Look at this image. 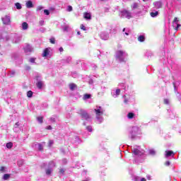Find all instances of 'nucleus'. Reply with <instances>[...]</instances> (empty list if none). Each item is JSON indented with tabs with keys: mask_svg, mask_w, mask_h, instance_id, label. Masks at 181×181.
<instances>
[{
	"mask_svg": "<svg viewBox=\"0 0 181 181\" xmlns=\"http://www.w3.org/2000/svg\"><path fill=\"white\" fill-rule=\"evenodd\" d=\"M68 12H71L73 11V7L71 6H69L67 8Z\"/></svg>",
	"mask_w": 181,
	"mask_h": 181,
	"instance_id": "473e14b6",
	"label": "nucleus"
},
{
	"mask_svg": "<svg viewBox=\"0 0 181 181\" xmlns=\"http://www.w3.org/2000/svg\"><path fill=\"white\" fill-rule=\"evenodd\" d=\"M124 104H128V98H127V96L124 95Z\"/></svg>",
	"mask_w": 181,
	"mask_h": 181,
	"instance_id": "4c0bfd02",
	"label": "nucleus"
},
{
	"mask_svg": "<svg viewBox=\"0 0 181 181\" xmlns=\"http://www.w3.org/2000/svg\"><path fill=\"white\" fill-rule=\"evenodd\" d=\"M47 129H52V126L47 127Z\"/></svg>",
	"mask_w": 181,
	"mask_h": 181,
	"instance_id": "49530a36",
	"label": "nucleus"
},
{
	"mask_svg": "<svg viewBox=\"0 0 181 181\" xmlns=\"http://www.w3.org/2000/svg\"><path fill=\"white\" fill-rule=\"evenodd\" d=\"M119 94H121V90L120 89H117L116 90V95H119Z\"/></svg>",
	"mask_w": 181,
	"mask_h": 181,
	"instance_id": "c9c22d12",
	"label": "nucleus"
},
{
	"mask_svg": "<svg viewBox=\"0 0 181 181\" xmlns=\"http://www.w3.org/2000/svg\"><path fill=\"white\" fill-rule=\"evenodd\" d=\"M77 35H81L80 31H78V32H77Z\"/></svg>",
	"mask_w": 181,
	"mask_h": 181,
	"instance_id": "09e8293b",
	"label": "nucleus"
},
{
	"mask_svg": "<svg viewBox=\"0 0 181 181\" xmlns=\"http://www.w3.org/2000/svg\"><path fill=\"white\" fill-rule=\"evenodd\" d=\"M162 6H163L162 2L160 1L156 2V6H158V8H162Z\"/></svg>",
	"mask_w": 181,
	"mask_h": 181,
	"instance_id": "5701e85b",
	"label": "nucleus"
},
{
	"mask_svg": "<svg viewBox=\"0 0 181 181\" xmlns=\"http://www.w3.org/2000/svg\"><path fill=\"white\" fill-rule=\"evenodd\" d=\"M139 42H145V36L144 35H139L138 37Z\"/></svg>",
	"mask_w": 181,
	"mask_h": 181,
	"instance_id": "dca6fc26",
	"label": "nucleus"
},
{
	"mask_svg": "<svg viewBox=\"0 0 181 181\" xmlns=\"http://www.w3.org/2000/svg\"><path fill=\"white\" fill-rule=\"evenodd\" d=\"M163 103H164V104H165L166 105H168V104H169V99L165 98V99L163 100Z\"/></svg>",
	"mask_w": 181,
	"mask_h": 181,
	"instance_id": "2f4dec72",
	"label": "nucleus"
},
{
	"mask_svg": "<svg viewBox=\"0 0 181 181\" xmlns=\"http://www.w3.org/2000/svg\"><path fill=\"white\" fill-rule=\"evenodd\" d=\"M36 86L37 88L42 89L43 87V82H42V81H40L37 83Z\"/></svg>",
	"mask_w": 181,
	"mask_h": 181,
	"instance_id": "f8f14e48",
	"label": "nucleus"
},
{
	"mask_svg": "<svg viewBox=\"0 0 181 181\" xmlns=\"http://www.w3.org/2000/svg\"><path fill=\"white\" fill-rule=\"evenodd\" d=\"M132 152L134 155H136L138 156H142V155H144V151H140L138 148H134L132 150Z\"/></svg>",
	"mask_w": 181,
	"mask_h": 181,
	"instance_id": "39448f33",
	"label": "nucleus"
},
{
	"mask_svg": "<svg viewBox=\"0 0 181 181\" xmlns=\"http://www.w3.org/2000/svg\"><path fill=\"white\" fill-rule=\"evenodd\" d=\"M168 181H170V180H171L170 177H168Z\"/></svg>",
	"mask_w": 181,
	"mask_h": 181,
	"instance_id": "603ef678",
	"label": "nucleus"
},
{
	"mask_svg": "<svg viewBox=\"0 0 181 181\" xmlns=\"http://www.w3.org/2000/svg\"><path fill=\"white\" fill-rule=\"evenodd\" d=\"M16 73V72L15 71H11V74H12L13 76L15 75Z\"/></svg>",
	"mask_w": 181,
	"mask_h": 181,
	"instance_id": "a18cd8bd",
	"label": "nucleus"
},
{
	"mask_svg": "<svg viewBox=\"0 0 181 181\" xmlns=\"http://www.w3.org/2000/svg\"><path fill=\"white\" fill-rule=\"evenodd\" d=\"M90 98H91V95L90 94L86 93L85 95H83V100H86Z\"/></svg>",
	"mask_w": 181,
	"mask_h": 181,
	"instance_id": "2eb2a0df",
	"label": "nucleus"
},
{
	"mask_svg": "<svg viewBox=\"0 0 181 181\" xmlns=\"http://www.w3.org/2000/svg\"><path fill=\"white\" fill-rule=\"evenodd\" d=\"M30 69V66H28V69Z\"/></svg>",
	"mask_w": 181,
	"mask_h": 181,
	"instance_id": "5fc2aeb1",
	"label": "nucleus"
},
{
	"mask_svg": "<svg viewBox=\"0 0 181 181\" xmlns=\"http://www.w3.org/2000/svg\"><path fill=\"white\" fill-rule=\"evenodd\" d=\"M59 173H62L63 175L64 173V170L60 169L59 170Z\"/></svg>",
	"mask_w": 181,
	"mask_h": 181,
	"instance_id": "c03bdc74",
	"label": "nucleus"
},
{
	"mask_svg": "<svg viewBox=\"0 0 181 181\" xmlns=\"http://www.w3.org/2000/svg\"><path fill=\"white\" fill-rule=\"evenodd\" d=\"M170 165V161H166L165 163V166H169Z\"/></svg>",
	"mask_w": 181,
	"mask_h": 181,
	"instance_id": "37998d69",
	"label": "nucleus"
},
{
	"mask_svg": "<svg viewBox=\"0 0 181 181\" xmlns=\"http://www.w3.org/2000/svg\"><path fill=\"white\" fill-rule=\"evenodd\" d=\"M2 22L4 25H9L11 23V17L9 16H5V17L2 18Z\"/></svg>",
	"mask_w": 181,
	"mask_h": 181,
	"instance_id": "7ed1b4c3",
	"label": "nucleus"
},
{
	"mask_svg": "<svg viewBox=\"0 0 181 181\" xmlns=\"http://www.w3.org/2000/svg\"><path fill=\"white\" fill-rule=\"evenodd\" d=\"M132 8H133V9H136V8H138V4H133V5H132Z\"/></svg>",
	"mask_w": 181,
	"mask_h": 181,
	"instance_id": "c85d7f7f",
	"label": "nucleus"
},
{
	"mask_svg": "<svg viewBox=\"0 0 181 181\" xmlns=\"http://www.w3.org/2000/svg\"><path fill=\"white\" fill-rule=\"evenodd\" d=\"M26 8H33V3L32 2V1H28L26 2Z\"/></svg>",
	"mask_w": 181,
	"mask_h": 181,
	"instance_id": "1a4fd4ad",
	"label": "nucleus"
},
{
	"mask_svg": "<svg viewBox=\"0 0 181 181\" xmlns=\"http://www.w3.org/2000/svg\"><path fill=\"white\" fill-rule=\"evenodd\" d=\"M44 13L45 15H50V12L47 9L44 10Z\"/></svg>",
	"mask_w": 181,
	"mask_h": 181,
	"instance_id": "72a5a7b5",
	"label": "nucleus"
},
{
	"mask_svg": "<svg viewBox=\"0 0 181 181\" xmlns=\"http://www.w3.org/2000/svg\"><path fill=\"white\" fill-rule=\"evenodd\" d=\"M83 18L85 19H91V14H90V13L85 12L83 13Z\"/></svg>",
	"mask_w": 181,
	"mask_h": 181,
	"instance_id": "6e6552de",
	"label": "nucleus"
},
{
	"mask_svg": "<svg viewBox=\"0 0 181 181\" xmlns=\"http://www.w3.org/2000/svg\"><path fill=\"white\" fill-rule=\"evenodd\" d=\"M151 17V18H156L159 15V12L156 11V12H151L150 13Z\"/></svg>",
	"mask_w": 181,
	"mask_h": 181,
	"instance_id": "9b49d317",
	"label": "nucleus"
},
{
	"mask_svg": "<svg viewBox=\"0 0 181 181\" xmlns=\"http://www.w3.org/2000/svg\"><path fill=\"white\" fill-rule=\"evenodd\" d=\"M81 29H82V30H87V29H86V26H84V25H81Z\"/></svg>",
	"mask_w": 181,
	"mask_h": 181,
	"instance_id": "ea45409f",
	"label": "nucleus"
},
{
	"mask_svg": "<svg viewBox=\"0 0 181 181\" xmlns=\"http://www.w3.org/2000/svg\"><path fill=\"white\" fill-rule=\"evenodd\" d=\"M122 32H125V28L123 29Z\"/></svg>",
	"mask_w": 181,
	"mask_h": 181,
	"instance_id": "864d4df0",
	"label": "nucleus"
},
{
	"mask_svg": "<svg viewBox=\"0 0 181 181\" xmlns=\"http://www.w3.org/2000/svg\"><path fill=\"white\" fill-rule=\"evenodd\" d=\"M35 60H36V58H30V63H35Z\"/></svg>",
	"mask_w": 181,
	"mask_h": 181,
	"instance_id": "e433bc0d",
	"label": "nucleus"
},
{
	"mask_svg": "<svg viewBox=\"0 0 181 181\" xmlns=\"http://www.w3.org/2000/svg\"><path fill=\"white\" fill-rule=\"evenodd\" d=\"M0 172H5V167L0 166Z\"/></svg>",
	"mask_w": 181,
	"mask_h": 181,
	"instance_id": "58836bf2",
	"label": "nucleus"
},
{
	"mask_svg": "<svg viewBox=\"0 0 181 181\" xmlns=\"http://www.w3.org/2000/svg\"><path fill=\"white\" fill-rule=\"evenodd\" d=\"M122 16L124 17V18H127V19H131V18H132V16H131V12H129V11L127 10H124L122 12Z\"/></svg>",
	"mask_w": 181,
	"mask_h": 181,
	"instance_id": "20e7f679",
	"label": "nucleus"
},
{
	"mask_svg": "<svg viewBox=\"0 0 181 181\" xmlns=\"http://www.w3.org/2000/svg\"><path fill=\"white\" fill-rule=\"evenodd\" d=\"M29 28V25L26 22H23L22 23V29L23 30H27V29Z\"/></svg>",
	"mask_w": 181,
	"mask_h": 181,
	"instance_id": "0eeeda50",
	"label": "nucleus"
},
{
	"mask_svg": "<svg viewBox=\"0 0 181 181\" xmlns=\"http://www.w3.org/2000/svg\"><path fill=\"white\" fill-rule=\"evenodd\" d=\"M78 115H81V118L83 119H86V121L90 119V115H88V112L87 111L83 110V109H79L78 110Z\"/></svg>",
	"mask_w": 181,
	"mask_h": 181,
	"instance_id": "f257e3e1",
	"label": "nucleus"
},
{
	"mask_svg": "<svg viewBox=\"0 0 181 181\" xmlns=\"http://www.w3.org/2000/svg\"><path fill=\"white\" fill-rule=\"evenodd\" d=\"M175 25H177V26L175 27V30H179V28L181 27V25L179 24L178 23H176Z\"/></svg>",
	"mask_w": 181,
	"mask_h": 181,
	"instance_id": "c756f323",
	"label": "nucleus"
},
{
	"mask_svg": "<svg viewBox=\"0 0 181 181\" xmlns=\"http://www.w3.org/2000/svg\"><path fill=\"white\" fill-rule=\"evenodd\" d=\"M125 35H127V36H128V35H129L128 33H125Z\"/></svg>",
	"mask_w": 181,
	"mask_h": 181,
	"instance_id": "3c124183",
	"label": "nucleus"
},
{
	"mask_svg": "<svg viewBox=\"0 0 181 181\" xmlns=\"http://www.w3.org/2000/svg\"><path fill=\"white\" fill-rule=\"evenodd\" d=\"M52 169H47L46 175H52Z\"/></svg>",
	"mask_w": 181,
	"mask_h": 181,
	"instance_id": "a878e982",
	"label": "nucleus"
},
{
	"mask_svg": "<svg viewBox=\"0 0 181 181\" xmlns=\"http://www.w3.org/2000/svg\"><path fill=\"white\" fill-rule=\"evenodd\" d=\"M42 9H43V7L40 6L37 8L36 11H42Z\"/></svg>",
	"mask_w": 181,
	"mask_h": 181,
	"instance_id": "a19ab883",
	"label": "nucleus"
},
{
	"mask_svg": "<svg viewBox=\"0 0 181 181\" xmlns=\"http://www.w3.org/2000/svg\"><path fill=\"white\" fill-rule=\"evenodd\" d=\"M172 155H173V151H166L165 156L169 157V156H172Z\"/></svg>",
	"mask_w": 181,
	"mask_h": 181,
	"instance_id": "aec40b11",
	"label": "nucleus"
},
{
	"mask_svg": "<svg viewBox=\"0 0 181 181\" xmlns=\"http://www.w3.org/2000/svg\"><path fill=\"white\" fill-rule=\"evenodd\" d=\"M38 149L39 151H43V146L42 144H38Z\"/></svg>",
	"mask_w": 181,
	"mask_h": 181,
	"instance_id": "f704fd0d",
	"label": "nucleus"
},
{
	"mask_svg": "<svg viewBox=\"0 0 181 181\" xmlns=\"http://www.w3.org/2000/svg\"><path fill=\"white\" fill-rule=\"evenodd\" d=\"M49 42L52 43V45H54V43H56V40L52 37L49 39Z\"/></svg>",
	"mask_w": 181,
	"mask_h": 181,
	"instance_id": "bb28decb",
	"label": "nucleus"
},
{
	"mask_svg": "<svg viewBox=\"0 0 181 181\" xmlns=\"http://www.w3.org/2000/svg\"><path fill=\"white\" fill-rule=\"evenodd\" d=\"M43 25H45V21L41 20L39 21V25L40 26H43Z\"/></svg>",
	"mask_w": 181,
	"mask_h": 181,
	"instance_id": "7c9ffc66",
	"label": "nucleus"
},
{
	"mask_svg": "<svg viewBox=\"0 0 181 181\" xmlns=\"http://www.w3.org/2000/svg\"><path fill=\"white\" fill-rule=\"evenodd\" d=\"M11 177V174H4L3 176L4 180H8Z\"/></svg>",
	"mask_w": 181,
	"mask_h": 181,
	"instance_id": "6ab92c4d",
	"label": "nucleus"
},
{
	"mask_svg": "<svg viewBox=\"0 0 181 181\" xmlns=\"http://www.w3.org/2000/svg\"><path fill=\"white\" fill-rule=\"evenodd\" d=\"M16 6L17 9H22V5L20 3H16Z\"/></svg>",
	"mask_w": 181,
	"mask_h": 181,
	"instance_id": "b1692460",
	"label": "nucleus"
},
{
	"mask_svg": "<svg viewBox=\"0 0 181 181\" xmlns=\"http://www.w3.org/2000/svg\"><path fill=\"white\" fill-rule=\"evenodd\" d=\"M8 149H11L12 146H13V144L12 142H8L6 145Z\"/></svg>",
	"mask_w": 181,
	"mask_h": 181,
	"instance_id": "f3484780",
	"label": "nucleus"
},
{
	"mask_svg": "<svg viewBox=\"0 0 181 181\" xmlns=\"http://www.w3.org/2000/svg\"><path fill=\"white\" fill-rule=\"evenodd\" d=\"M59 52H63V47L59 48Z\"/></svg>",
	"mask_w": 181,
	"mask_h": 181,
	"instance_id": "de8ad7c7",
	"label": "nucleus"
},
{
	"mask_svg": "<svg viewBox=\"0 0 181 181\" xmlns=\"http://www.w3.org/2000/svg\"><path fill=\"white\" fill-rule=\"evenodd\" d=\"M52 145H53V141L52 140H49V146H52Z\"/></svg>",
	"mask_w": 181,
	"mask_h": 181,
	"instance_id": "79ce46f5",
	"label": "nucleus"
},
{
	"mask_svg": "<svg viewBox=\"0 0 181 181\" xmlns=\"http://www.w3.org/2000/svg\"><path fill=\"white\" fill-rule=\"evenodd\" d=\"M115 58L117 60H119V62H125V59H124V51L122 50H118L116 52V56Z\"/></svg>",
	"mask_w": 181,
	"mask_h": 181,
	"instance_id": "f03ea898",
	"label": "nucleus"
},
{
	"mask_svg": "<svg viewBox=\"0 0 181 181\" xmlns=\"http://www.w3.org/2000/svg\"><path fill=\"white\" fill-rule=\"evenodd\" d=\"M100 109H95L94 111L96 114V115H98V117H100V115H103V114H104V112L103 111H101V107H99Z\"/></svg>",
	"mask_w": 181,
	"mask_h": 181,
	"instance_id": "423d86ee",
	"label": "nucleus"
},
{
	"mask_svg": "<svg viewBox=\"0 0 181 181\" xmlns=\"http://www.w3.org/2000/svg\"><path fill=\"white\" fill-rule=\"evenodd\" d=\"M134 117H135V113L134 112H129L127 115V118H129V119H132Z\"/></svg>",
	"mask_w": 181,
	"mask_h": 181,
	"instance_id": "ddd939ff",
	"label": "nucleus"
},
{
	"mask_svg": "<svg viewBox=\"0 0 181 181\" xmlns=\"http://www.w3.org/2000/svg\"><path fill=\"white\" fill-rule=\"evenodd\" d=\"M77 88V85H76V83H70L69 84V88L70 90H71V91H73L74 90V88Z\"/></svg>",
	"mask_w": 181,
	"mask_h": 181,
	"instance_id": "4468645a",
	"label": "nucleus"
},
{
	"mask_svg": "<svg viewBox=\"0 0 181 181\" xmlns=\"http://www.w3.org/2000/svg\"><path fill=\"white\" fill-rule=\"evenodd\" d=\"M156 153V152L155 151V150L151 149L148 151V154L151 155L152 156H153Z\"/></svg>",
	"mask_w": 181,
	"mask_h": 181,
	"instance_id": "4be33fe9",
	"label": "nucleus"
},
{
	"mask_svg": "<svg viewBox=\"0 0 181 181\" xmlns=\"http://www.w3.org/2000/svg\"><path fill=\"white\" fill-rule=\"evenodd\" d=\"M47 56H49V48L45 49L42 53V57H46Z\"/></svg>",
	"mask_w": 181,
	"mask_h": 181,
	"instance_id": "9d476101",
	"label": "nucleus"
},
{
	"mask_svg": "<svg viewBox=\"0 0 181 181\" xmlns=\"http://www.w3.org/2000/svg\"><path fill=\"white\" fill-rule=\"evenodd\" d=\"M37 119L40 124H43V117H37Z\"/></svg>",
	"mask_w": 181,
	"mask_h": 181,
	"instance_id": "412c9836",
	"label": "nucleus"
},
{
	"mask_svg": "<svg viewBox=\"0 0 181 181\" xmlns=\"http://www.w3.org/2000/svg\"><path fill=\"white\" fill-rule=\"evenodd\" d=\"M27 96L28 98H32V97H33V92H32V90L28 91Z\"/></svg>",
	"mask_w": 181,
	"mask_h": 181,
	"instance_id": "a211bd4d",
	"label": "nucleus"
},
{
	"mask_svg": "<svg viewBox=\"0 0 181 181\" xmlns=\"http://www.w3.org/2000/svg\"><path fill=\"white\" fill-rule=\"evenodd\" d=\"M16 125L19 126V122H16Z\"/></svg>",
	"mask_w": 181,
	"mask_h": 181,
	"instance_id": "8fccbe9b",
	"label": "nucleus"
},
{
	"mask_svg": "<svg viewBox=\"0 0 181 181\" xmlns=\"http://www.w3.org/2000/svg\"><path fill=\"white\" fill-rule=\"evenodd\" d=\"M86 129H87L89 132H93V127H91V126H87V127H86Z\"/></svg>",
	"mask_w": 181,
	"mask_h": 181,
	"instance_id": "cd10ccee",
	"label": "nucleus"
},
{
	"mask_svg": "<svg viewBox=\"0 0 181 181\" xmlns=\"http://www.w3.org/2000/svg\"><path fill=\"white\" fill-rule=\"evenodd\" d=\"M173 25H176V23H179V20L177 17H175L173 21Z\"/></svg>",
	"mask_w": 181,
	"mask_h": 181,
	"instance_id": "393cba45",
	"label": "nucleus"
}]
</instances>
